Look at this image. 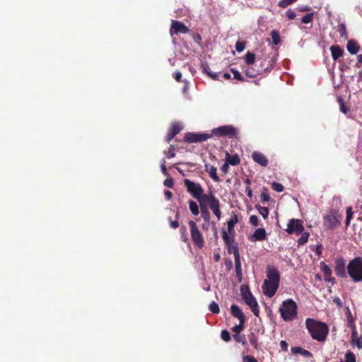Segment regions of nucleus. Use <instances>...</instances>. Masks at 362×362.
<instances>
[{
    "label": "nucleus",
    "mask_w": 362,
    "mask_h": 362,
    "mask_svg": "<svg viewBox=\"0 0 362 362\" xmlns=\"http://www.w3.org/2000/svg\"><path fill=\"white\" fill-rule=\"evenodd\" d=\"M280 274L279 271L272 266L267 267V278L262 286L264 294L268 298L273 297L279 286Z\"/></svg>",
    "instance_id": "obj_1"
},
{
    "label": "nucleus",
    "mask_w": 362,
    "mask_h": 362,
    "mask_svg": "<svg viewBox=\"0 0 362 362\" xmlns=\"http://www.w3.org/2000/svg\"><path fill=\"white\" fill-rule=\"evenodd\" d=\"M305 326L313 339L320 342L324 341L326 339L329 332L326 324L313 318H307Z\"/></svg>",
    "instance_id": "obj_2"
},
{
    "label": "nucleus",
    "mask_w": 362,
    "mask_h": 362,
    "mask_svg": "<svg viewBox=\"0 0 362 362\" xmlns=\"http://www.w3.org/2000/svg\"><path fill=\"white\" fill-rule=\"evenodd\" d=\"M298 306L293 299L284 300L279 308L281 318L286 321H292L297 317Z\"/></svg>",
    "instance_id": "obj_3"
},
{
    "label": "nucleus",
    "mask_w": 362,
    "mask_h": 362,
    "mask_svg": "<svg viewBox=\"0 0 362 362\" xmlns=\"http://www.w3.org/2000/svg\"><path fill=\"white\" fill-rule=\"evenodd\" d=\"M346 269L347 273L353 281H362V257H357L351 260Z\"/></svg>",
    "instance_id": "obj_4"
},
{
    "label": "nucleus",
    "mask_w": 362,
    "mask_h": 362,
    "mask_svg": "<svg viewBox=\"0 0 362 362\" xmlns=\"http://www.w3.org/2000/svg\"><path fill=\"white\" fill-rule=\"evenodd\" d=\"M342 216L337 210H331L323 216V225L326 229L333 230L341 223Z\"/></svg>",
    "instance_id": "obj_5"
},
{
    "label": "nucleus",
    "mask_w": 362,
    "mask_h": 362,
    "mask_svg": "<svg viewBox=\"0 0 362 362\" xmlns=\"http://www.w3.org/2000/svg\"><path fill=\"white\" fill-rule=\"evenodd\" d=\"M188 224L190 229L191 238L194 244L199 248H202L204 245V240L198 226L194 221H189Z\"/></svg>",
    "instance_id": "obj_6"
},
{
    "label": "nucleus",
    "mask_w": 362,
    "mask_h": 362,
    "mask_svg": "<svg viewBox=\"0 0 362 362\" xmlns=\"http://www.w3.org/2000/svg\"><path fill=\"white\" fill-rule=\"evenodd\" d=\"M184 184L187 192L194 199H199L201 198L202 194L204 193V189L199 183L192 182L189 179L186 178L184 180Z\"/></svg>",
    "instance_id": "obj_7"
},
{
    "label": "nucleus",
    "mask_w": 362,
    "mask_h": 362,
    "mask_svg": "<svg viewBox=\"0 0 362 362\" xmlns=\"http://www.w3.org/2000/svg\"><path fill=\"white\" fill-rule=\"evenodd\" d=\"M241 293L243 298H244L245 303L248 306L250 307L252 313L255 316L259 315V308H258V303L255 299V298L252 296V294L250 293V291L248 290V288H246V291H244V288H241Z\"/></svg>",
    "instance_id": "obj_8"
},
{
    "label": "nucleus",
    "mask_w": 362,
    "mask_h": 362,
    "mask_svg": "<svg viewBox=\"0 0 362 362\" xmlns=\"http://www.w3.org/2000/svg\"><path fill=\"white\" fill-rule=\"evenodd\" d=\"M238 133V129L233 125H223L212 130V134L217 136L235 137Z\"/></svg>",
    "instance_id": "obj_9"
},
{
    "label": "nucleus",
    "mask_w": 362,
    "mask_h": 362,
    "mask_svg": "<svg viewBox=\"0 0 362 362\" xmlns=\"http://www.w3.org/2000/svg\"><path fill=\"white\" fill-rule=\"evenodd\" d=\"M304 230V226L302 223V221L299 219L292 218L289 220L287 224V228L286 231L288 234L295 233L296 235H300Z\"/></svg>",
    "instance_id": "obj_10"
},
{
    "label": "nucleus",
    "mask_w": 362,
    "mask_h": 362,
    "mask_svg": "<svg viewBox=\"0 0 362 362\" xmlns=\"http://www.w3.org/2000/svg\"><path fill=\"white\" fill-rule=\"evenodd\" d=\"M189 31V29L182 22L173 20L171 21V28L170 33L173 36V35L185 34Z\"/></svg>",
    "instance_id": "obj_11"
},
{
    "label": "nucleus",
    "mask_w": 362,
    "mask_h": 362,
    "mask_svg": "<svg viewBox=\"0 0 362 362\" xmlns=\"http://www.w3.org/2000/svg\"><path fill=\"white\" fill-rule=\"evenodd\" d=\"M334 270L336 274L341 278L346 276V262L343 258H337L334 261Z\"/></svg>",
    "instance_id": "obj_12"
},
{
    "label": "nucleus",
    "mask_w": 362,
    "mask_h": 362,
    "mask_svg": "<svg viewBox=\"0 0 362 362\" xmlns=\"http://www.w3.org/2000/svg\"><path fill=\"white\" fill-rule=\"evenodd\" d=\"M210 135L208 134H187L185 136L186 141L189 143L201 142L206 141L210 138Z\"/></svg>",
    "instance_id": "obj_13"
},
{
    "label": "nucleus",
    "mask_w": 362,
    "mask_h": 362,
    "mask_svg": "<svg viewBox=\"0 0 362 362\" xmlns=\"http://www.w3.org/2000/svg\"><path fill=\"white\" fill-rule=\"evenodd\" d=\"M252 158L255 163L263 167H266L269 163L268 158L259 151H254L252 153Z\"/></svg>",
    "instance_id": "obj_14"
},
{
    "label": "nucleus",
    "mask_w": 362,
    "mask_h": 362,
    "mask_svg": "<svg viewBox=\"0 0 362 362\" xmlns=\"http://www.w3.org/2000/svg\"><path fill=\"white\" fill-rule=\"evenodd\" d=\"M209 206L215 216L217 217L218 220H220L221 218V212L220 210V203L218 199H217L215 197H211Z\"/></svg>",
    "instance_id": "obj_15"
},
{
    "label": "nucleus",
    "mask_w": 362,
    "mask_h": 362,
    "mask_svg": "<svg viewBox=\"0 0 362 362\" xmlns=\"http://www.w3.org/2000/svg\"><path fill=\"white\" fill-rule=\"evenodd\" d=\"M267 238L266 230L264 228H257L250 237L252 242L262 241Z\"/></svg>",
    "instance_id": "obj_16"
},
{
    "label": "nucleus",
    "mask_w": 362,
    "mask_h": 362,
    "mask_svg": "<svg viewBox=\"0 0 362 362\" xmlns=\"http://www.w3.org/2000/svg\"><path fill=\"white\" fill-rule=\"evenodd\" d=\"M182 129V127L180 124H174L172 125L171 129L167 134L166 140L170 142L173 137L177 134Z\"/></svg>",
    "instance_id": "obj_17"
},
{
    "label": "nucleus",
    "mask_w": 362,
    "mask_h": 362,
    "mask_svg": "<svg viewBox=\"0 0 362 362\" xmlns=\"http://www.w3.org/2000/svg\"><path fill=\"white\" fill-rule=\"evenodd\" d=\"M227 246L228 251L229 253H233L234 255V257H239V251L237 243L235 242L234 239L230 240L228 243H225Z\"/></svg>",
    "instance_id": "obj_18"
},
{
    "label": "nucleus",
    "mask_w": 362,
    "mask_h": 362,
    "mask_svg": "<svg viewBox=\"0 0 362 362\" xmlns=\"http://www.w3.org/2000/svg\"><path fill=\"white\" fill-rule=\"evenodd\" d=\"M346 49L351 54H356L360 49V46L355 40H350L347 42Z\"/></svg>",
    "instance_id": "obj_19"
},
{
    "label": "nucleus",
    "mask_w": 362,
    "mask_h": 362,
    "mask_svg": "<svg viewBox=\"0 0 362 362\" xmlns=\"http://www.w3.org/2000/svg\"><path fill=\"white\" fill-rule=\"evenodd\" d=\"M231 314L236 318L239 320V321L245 320V315L240 308L236 305H232L230 307Z\"/></svg>",
    "instance_id": "obj_20"
},
{
    "label": "nucleus",
    "mask_w": 362,
    "mask_h": 362,
    "mask_svg": "<svg viewBox=\"0 0 362 362\" xmlns=\"http://www.w3.org/2000/svg\"><path fill=\"white\" fill-rule=\"evenodd\" d=\"M226 161L230 165L235 166L238 165L240 162V159L238 154H235L233 156L230 155V153L226 151Z\"/></svg>",
    "instance_id": "obj_21"
},
{
    "label": "nucleus",
    "mask_w": 362,
    "mask_h": 362,
    "mask_svg": "<svg viewBox=\"0 0 362 362\" xmlns=\"http://www.w3.org/2000/svg\"><path fill=\"white\" fill-rule=\"evenodd\" d=\"M238 218L235 214L231 216V218H230V220H228L227 221L228 230V233L231 235H234V233H235L234 226L235 224L238 223Z\"/></svg>",
    "instance_id": "obj_22"
},
{
    "label": "nucleus",
    "mask_w": 362,
    "mask_h": 362,
    "mask_svg": "<svg viewBox=\"0 0 362 362\" xmlns=\"http://www.w3.org/2000/svg\"><path fill=\"white\" fill-rule=\"evenodd\" d=\"M330 51L332 54V57L334 61H336L340 57H341L344 53L343 49L338 45L331 46Z\"/></svg>",
    "instance_id": "obj_23"
},
{
    "label": "nucleus",
    "mask_w": 362,
    "mask_h": 362,
    "mask_svg": "<svg viewBox=\"0 0 362 362\" xmlns=\"http://www.w3.org/2000/svg\"><path fill=\"white\" fill-rule=\"evenodd\" d=\"M320 268L324 274L325 280L328 281H332L333 280V279L330 278V276L332 274V270L329 267V266L326 264L324 262H322L320 263Z\"/></svg>",
    "instance_id": "obj_24"
},
{
    "label": "nucleus",
    "mask_w": 362,
    "mask_h": 362,
    "mask_svg": "<svg viewBox=\"0 0 362 362\" xmlns=\"http://www.w3.org/2000/svg\"><path fill=\"white\" fill-rule=\"evenodd\" d=\"M291 352L293 354H300L302 356H303L305 357H308V358H310V357L313 356L312 354L309 351L303 349H302L301 347H299V346H293V347H292L291 348Z\"/></svg>",
    "instance_id": "obj_25"
},
{
    "label": "nucleus",
    "mask_w": 362,
    "mask_h": 362,
    "mask_svg": "<svg viewBox=\"0 0 362 362\" xmlns=\"http://www.w3.org/2000/svg\"><path fill=\"white\" fill-rule=\"evenodd\" d=\"M205 169L209 173L210 177L216 182L219 181L218 177L216 174V168L208 164L205 165Z\"/></svg>",
    "instance_id": "obj_26"
},
{
    "label": "nucleus",
    "mask_w": 362,
    "mask_h": 362,
    "mask_svg": "<svg viewBox=\"0 0 362 362\" xmlns=\"http://www.w3.org/2000/svg\"><path fill=\"white\" fill-rule=\"evenodd\" d=\"M189 207L192 214L194 216H197L199 213V206L197 204L192 200L189 202Z\"/></svg>",
    "instance_id": "obj_27"
},
{
    "label": "nucleus",
    "mask_w": 362,
    "mask_h": 362,
    "mask_svg": "<svg viewBox=\"0 0 362 362\" xmlns=\"http://www.w3.org/2000/svg\"><path fill=\"white\" fill-rule=\"evenodd\" d=\"M261 72L260 70H255L252 66H249L245 70V74L250 78L257 76Z\"/></svg>",
    "instance_id": "obj_28"
},
{
    "label": "nucleus",
    "mask_w": 362,
    "mask_h": 362,
    "mask_svg": "<svg viewBox=\"0 0 362 362\" xmlns=\"http://www.w3.org/2000/svg\"><path fill=\"white\" fill-rule=\"evenodd\" d=\"M300 234L301 236L297 241L298 245H303L305 244L308 242V238L310 237V233L308 232H303Z\"/></svg>",
    "instance_id": "obj_29"
},
{
    "label": "nucleus",
    "mask_w": 362,
    "mask_h": 362,
    "mask_svg": "<svg viewBox=\"0 0 362 362\" xmlns=\"http://www.w3.org/2000/svg\"><path fill=\"white\" fill-rule=\"evenodd\" d=\"M255 207L258 210L259 214H261L262 216L264 219H267L268 218V216H269V209H268V208L264 207V206H261L259 205H256Z\"/></svg>",
    "instance_id": "obj_30"
},
{
    "label": "nucleus",
    "mask_w": 362,
    "mask_h": 362,
    "mask_svg": "<svg viewBox=\"0 0 362 362\" xmlns=\"http://www.w3.org/2000/svg\"><path fill=\"white\" fill-rule=\"evenodd\" d=\"M211 197H215L214 195L212 194V193H211L210 195L209 194H204V193L202 194L201 196V198L199 199H197L199 203H200V205L202 206V203L204 202V203H207L208 204H210V199H211Z\"/></svg>",
    "instance_id": "obj_31"
},
{
    "label": "nucleus",
    "mask_w": 362,
    "mask_h": 362,
    "mask_svg": "<svg viewBox=\"0 0 362 362\" xmlns=\"http://www.w3.org/2000/svg\"><path fill=\"white\" fill-rule=\"evenodd\" d=\"M255 61V54L252 52H247L245 55V62L246 63L252 66Z\"/></svg>",
    "instance_id": "obj_32"
},
{
    "label": "nucleus",
    "mask_w": 362,
    "mask_h": 362,
    "mask_svg": "<svg viewBox=\"0 0 362 362\" xmlns=\"http://www.w3.org/2000/svg\"><path fill=\"white\" fill-rule=\"evenodd\" d=\"M180 233H181V239L182 240L187 243L189 241V238L187 237V228L185 226H182L180 228Z\"/></svg>",
    "instance_id": "obj_33"
},
{
    "label": "nucleus",
    "mask_w": 362,
    "mask_h": 362,
    "mask_svg": "<svg viewBox=\"0 0 362 362\" xmlns=\"http://www.w3.org/2000/svg\"><path fill=\"white\" fill-rule=\"evenodd\" d=\"M235 258V272L238 276H241V262L240 256L234 257Z\"/></svg>",
    "instance_id": "obj_34"
},
{
    "label": "nucleus",
    "mask_w": 362,
    "mask_h": 362,
    "mask_svg": "<svg viewBox=\"0 0 362 362\" xmlns=\"http://www.w3.org/2000/svg\"><path fill=\"white\" fill-rule=\"evenodd\" d=\"M222 238L225 243H228V242H230V240H233V235H231L228 230L226 231L224 229L222 230Z\"/></svg>",
    "instance_id": "obj_35"
},
{
    "label": "nucleus",
    "mask_w": 362,
    "mask_h": 362,
    "mask_svg": "<svg viewBox=\"0 0 362 362\" xmlns=\"http://www.w3.org/2000/svg\"><path fill=\"white\" fill-rule=\"evenodd\" d=\"M271 36L272 38L273 43L274 45H278L280 42V36L278 31L274 30L271 32Z\"/></svg>",
    "instance_id": "obj_36"
},
{
    "label": "nucleus",
    "mask_w": 362,
    "mask_h": 362,
    "mask_svg": "<svg viewBox=\"0 0 362 362\" xmlns=\"http://www.w3.org/2000/svg\"><path fill=\"white\" fill-rule=\"evenodd\" d=\"M337 31L339 32L341 37L346 38V29L344 23H340L338 25Z\"/></svg>",
    "instance_id": "obj_37"
},
{
    "label": "nucleus",
    "mask_w": 362,
    "mask_h": 362,
    "mask_svg": "<svg viewBox=\"0 0 362 362\" xmlns=\"http://www.w3.org/2000/svg\"><path fill=\"white\" fill-rule=\"evenodd\" d=\"M233 338H234V339L236 341L241 343L243 346L247 345V341H246L245 335H243V334H234L233 335Z\"/></svg>",
    "instance_id": "obj_38"
},
{
    "label": "nucleus",
    "mask_w": 362,
    "mask_h": 362,
    "mask_svg": "<svg viewBox=\"0 0 362 362\" xmlns=\"http://www.w3.org/2000/svg\"><path fill=\"white\" fill-rule=\"evenodd\" d=\"M245 326V320L239 321V325L234 326L232 328V330L235 332V334H239V333L244 329Z\"/></svg>",
    "instance_id": "obj_39"
},
{
    "label": "nucleus",
    "mask_w": 362,
    "mask_h": 362,
    "mask_svg": "<svg viewBox=\"0 0 362 362\" xmlns=\"http://www.w3.org/2000/svg\"><path fill=\"white\" fill-rule=\"evenodd\" d=\"M209 308L211 313L215 314H218L220 311L218 305L215 301L210 303Z\"/></svg>",
    "instance_id": "obj_40"
},
{
    "label": "nucleus",
    "mask_w": 362,
    "mask_h": 362,
    "mask_svg": "<svg viewBox=\"0 0 362 362\" xmlns=\"http://www.w3.org/2000/svg\"><path fill=\"white\" fill-rule=\"evenodd\" d=\"M175 146L173 145H170L168 150L166 152H165L166 157L168 158H174L175 156Z\"/></svg>",
    "instance_id": "obj_41"
},
{
    "label": "nucleus",
    "mask_w": 362,
    "mask_h": 362,
    "mask_svg": "<svg viewBox=\"0 0 362 362\" xmlns=\"http://www.w3.org/2000/svg\"><path fill=\"white\" fill-rule=\"evenodd\" d=\"M313 20V13H310L305 15L302 18L301 21L304 24H308V23H310V22H312Z\"/></svg>",
    "instance_id": "obj_42"
},
{
    "label": "nucleus",
    "mask_w": 362,
    "mask_h": 362,
    "mask_svg": "<svg viewBox=\"0 0 362 362\" xmlns=\"http://www.w3.org/2000/svg\"><path fill=\"white\" fill-rule=\"evenodd\" d=\"M260 197L261 201L264 202H268L270 199V195L266 188L263 189Z\"/></svg>",
    "instance_id": "obj_43"
},
{
    "label": "nucleus",
    "mask_w": 362,
    "mask_h": 362,
    "mask_svg": "<svg viewBox=\"0 0 362 362\" xmlns=\"http://www.w3.org/2000/svg\"><path fill=\"white\" fill-rule=\"evenodd\" d=\"M353 211L352 208L349 207L346 209V226H348L350 224V221L352 218Z\"/></svg>",
    "instance_id": "obj_44"
},
{
    "label": "nucleus",
    "mask_w": 362,
    "mask_h": 362,
    "mask_svg": "<svg viewBox=\"0 0 362 362\" xmlns=\"http://www.w3.org/2000/svg\"><path fill=\"white\" fill-rule=\"evenodd\" d=\"M352 337H353L354 344H356L358 349H361L362 348V337L356 338L354 332L352 334Z\"/></svg>",
    "instance_id": "obj_45"
},
{
    "label": "nucleus",
    "mask_w": 362,
    "mask_h": 362,
    "mask_svg": "<svg viewBox=\"0 0 362 362\" xmlns=\"http://www.w3.org/2000/svg\"><path fill=\"white\" fill-rule=\"evenodd\" d=\"M345 362H356L355 355L352 352H348L345 355Z\"/></svg>",
    "instance_id": "obj_46"
},
{
    "label": "nucleus",
    "mask_w": 362,
    "mask_h": 362,
    "mask_svg": "<svg viewBox=\"0 0 362 362\" xmlns=\"http://www.w3.org/2000/svg\"><path fill=\"white\" fill-rule=\"evenodd\" d=\"M272 188L278 192H281L284 190V186L281 184L275 182L272 183Z\"/></svg>",
    "instance_id": "obj_47"
},
{
    "label": "nucleus",
    "mask_w": 362,
    "mask_h": 362,
    "mask_svg": "<svg viewBox=\"0 0 362 362\" xmlns=\"http://www.w3.org/2000/svg\"><path fill=\"white\" fill-rule=\"evenodd\" d=\"M221 339L225 341H228L230 340V334L227 330H223L221 332Z\"/></svg>",
    "instance_id": "obj_48"
},
{
    "label": "nucleus",
    "mask_w": 362,
    "mask_h": 362,
    "mask_svg": "<svg viewBox=\"0 0 362 362\" xmlns=\"http://www.w3.org/2000/svg\"><path fill=\"white\" fill-rule=\"evenodd\" d=\"M245 45L243 42L238 41L235 44V49L238 52H241L245 49Z\"/></svg>",
    "instance_id": "obj_49"
},
{
    "label": "nucleus",
    "mask_w": 362,
    "mask_h": 362,
    "mask_svg": "<svg viewBox=\"0 0 362 362\" xmlns=\"http://www.w3.org/2000/svg\"><path fill=\"white\" fill-rule=\"evenodd\" d=\"M250 223L254 226H257L259 225L258 217L255 215H252L250 217Z\"/></svg>",
    "instance_id": "obj_50"
},
{
    "label": "nucleus",
    "mask_w": 362,
    "mask_h": 362,
    "mask_svg": "<svg viewBox=\"0 0 362 362\" xmlns=\"http://www.w3.org/2000/svg\"><path fill=\"white\" fill-rule=\"evenodd\" d=\"M296 0H281L279 1V6L281 7H286L287 6L291 4L292 3H293L294 1H296Z\"/></svg>",
    "instance_id": "obj_51"
},
{
    "label": "nucleus",
    "mask_w": 362,
    "mask_h": 362,
    "mask_svg": "<svg viewBox=\"0 0 362 362\" xmlns=\"http://www.w3.org/2000/svg\"><path fill=\"white\" fill-rule=\"evenodd\" d=\"M231 71L233 72V77L239 81H243V76H241L240 73L234 69H231Z\"/></svg>",
    "instance_id": "obj_52"
},
{
    "label": "nucleus",
    "mask_w": 362,
    "mask_h": 362,
    "mask_svg": "<svg viewBox=\"0 0 362 362\" xmlns=\"http://www.w3.org/2000/svg\"><path fill=\"white\" fill-rule=\"evenodd\" d=\"M338 101H339V104H340V110H341L343 113L346 114V113L347 112V108L345 107V105H344V102H343L342 98H341V97H339V98H338Z\"/></svg>",
    "instance_id": "obj_53"
},
{
    "label": "nucleus",
    "mask_w": 362,
    "mask_h": 362,
    "mask_svg": "<svg viewBox=\"0 0 362 362\" xmlns=\"http://www.w3.org/2000/svg\"><path fill=\"white\" fill-rule=\"evenodd\" d=\"M243 362H258L253 356L247 355L243 357Z\"/></svg>",
    "instance_id": "obj_54"
},
{
    "label": "nucleus",
    "mask_w": 362,
    "mask_h": 362,
    "mask_svg": "<svg viewBox=\"0 0 362 362\" xmlns=\"http://www.w3.org/2000/svg\"><path fill=\"white\" fill-rule=\"evenodd\" d=\"M163 183H164L165 186H166L169 188H172L174 185V182H173V180L172 178L166 179Z\"/></svg>",
    "instance_id": "obj_55"
},
{
    "label": "nucleus",
    "mask_w": 362,
    "mask_h": 362,
    "mask_svg": "<svg viewBox=\"0 0 362 362\" xmlns=\"http://www.w3.org/2000/svg\"><path fill=\"white\" fill-rule=\"evenodd\" d=\"M286 16L288 17V18H289V19H294L296 16L295 11H293L292 10H288L286 11Z\"/></svg>",
    "instance_id": "obj_56"
},
{
    "label": "nucleus",
    "mask_w": 362,
    "mask_h": 362,
    "mask_svg": "<svg viewBox=\"0 0 362 362\" xmlns=\"http://www.w3.org/2000/svg\"><path fill=\"white\" fill-rule=\"evenodd\" d=\"M228 167L229 164L226 161V163H223L221 168V170L223 172V174L226 175L228 173Z\"/></svg>",
    "instance_id": "obj_57"
},
{
    "label": "nucleus",
    "mask_w": 362,
    "mask_h": 362,
    "mask_svg": "<svg viewBox=\"0 0 362 362\" xmlns=\"http://www.w3.org/2000/svg\"><path fill=\"white\" fill-rule=\"evenodd\" d=\"M160 168H161V171H162L163 174L165 175H167L168 171H167L166 166H165V160L164 159L161 162Z\"/></svg>",
    "instance_id": "obj_58"
},
{
    "label": "nucleus",
    "mask_w": 362,
    "mask_h": 362,
    "mask_svg": "<svg viewBox=\"0 0 362 362\" xmlns=\"http://www.w3.org/2000/svg\"><path fill=\"white\" fill-rule=\"evenodd\" d=\"M280 346H281V349L284 351H286L288 350V344L284 340H281L280 341Z\"/></svg>",
    "instance_id": "obj_59"
},
{
    "label": "nucleus",
    "mask_w": 362,
    "mask_h": 362,
    "mask_svg": "<svg viewBox=\"0 0 362 362\" xmlns=\"http://www.w3.org/2000/svg\"><path fill=\"white\" fill-rule=\"evenodd\" d=\"M169 221H170V226L173 228L175 229V228H178L179 223L177 221H172L171 218H169Z\"/></svg>",
    "instance_id": "obj_60"
},
{
    "label": "nucleus",
    "mask_w": 362,
    "mask_h": 362,
    "mask_svg": "<svg viewBox=\"0 0 362 362\" xmlns=\"http://www.w3.org/2000/svg\"><path fill=\"white\" fill-rule=\"evenodd\" d=\"M174 78H175V79L177 81L180 82V80H181V78H182V74H181V72H180V71H177V72H175V74H174Z\"/></svg>",
    "instance_id": "obj_61"
},
{
    "label": "nucleus",
    "mask_w": 362,
    "mask_h": 362,
    "mask_svg": "<svg viewBox=\"0 0 362 362\" xmlns=\"http://www.w3.org/2000/svg\"><path fill=\"white\" fill-rule=\"evenodd\" d=\"M207 74L211 76V78L216 80L218 78V74H212L208 71H206Z\"/></svg>",
    "instance_id": "obj_62"
},
{
    "label": "nucleus",
    "mask_w": 362,
    "mask_h": 362,
    "mask_svg": "<svg viewBox=\"0 0 362 362\" xmlns=\"http://www.w3.org/2000/svg\"><path fill=\"white\" fill-rule=\"evenodd\" d=\"M164 194H165V198L168 200L170 199L173 196L172 192L170 191H165Z\"/></svg>",
    "instance_id": "obj_63"
},
{
    "label": "nucleus",
    "mask_w": 362,
    "mask_h": 362,
    "mask_svg": "<svg viewBox=\"0 0 362 362\" xmlns=\"http://www.w3.org/2000/svg\"><path fill=\"white\" fill-rule=\"evenodd\" d=\"M246 193L250 198L252 197V192L250 187H246Z\"/></svg>",
    "instance_id": "obj_64"
}]
</instances>
